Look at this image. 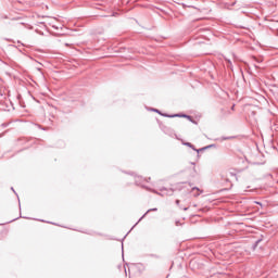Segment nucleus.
<instances>
[{"label":"nucleus","instance_id":"1","mask_svg":"<svg viewBox=\"0 0 278 278\" xmlns=\"http://www.w3.org/2000/svg\"><path fill=\"white\" fill-rule=\"evenodd\" d=\"M182 118H188V121H192V117L190 115H182Z\"/></svg>","mask_w":278,"mask_h":278},{"label":"nucleus","instance_id":"2","mask_svg":"<svg viewBox=\"0 0 278 278\" xmlns=\"http://www.w3.org/2000/svg\"><path fill=\"white\" fill-rule=\"evenodd\" d=\"M175 116H179V115H168L169 118H175Z\"/></svg>","mask_w":278,"mask_h":278},{"label":"nucleus","instance_id":"3","mask_svg":"<svg viewBox=\"0 0 278 278\" xmlns=\"http://www.w3.org/2000/svg\"><path fill=\"white\" fill-rule=\"evenodd\" d=\"M151 211H152V212H157V208H152Z\"/></svg>","mask_w":278,"mask_h":278}]
</instances>
